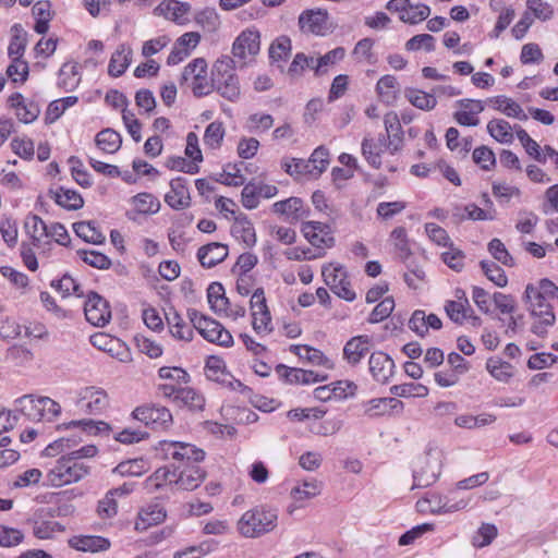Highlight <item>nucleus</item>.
<instances>
[{
  "label": "nucleus",
  "instance_id": "a18cd8bd",
  "mask_svg": "<svg viewBox=\"0 0 558 558\" xmlns=\"http://www.w3.org/2000/svg\"><path fill=\"white\" fill-rule=\"evenodd\" d=\"M15 410L25 415L28 420L40 421L41 420V407L38 403V398L33 395H25L15 400Z\"/></svg>",
  "mask_w": 558,
  "mask_h": 558
},
{
  "label": "nucleus",
  "instance_id": "2eb2a0df",
  "mask_svg": "<svg viewBox=\"0 0 558 558\" xmlns=\"http://www.w3.org/2000/svg\"><path fill=\"white\" fill-rule=\"evenodd\" d=\"M170 192L165 195L166 204L174 210L187 208L191 205L187 179L177 177L170 181Z\"/></svg>",
  "mask_w": 558,
  "mask_h": 558
},
{
  "label": "nucleus",
  "instance_id": "423d86ee",
  "mask_svg": "<svg viewBox=\"0 0 558 558\" xmlns=\"http://www.w3.org/2000/svg\"><path fill=\"white\" fill-rule=\"evenodd\" d=\"M322 276L326 286L340 299L348 302L355 300L356 294L351 288L348 272L342 265L327 264L322 267Z\"/></svg>",
  "mask_w": 558,
  "mask_h": 558
},
{
  "label": "nucleus",
  "instance_id": "de8ad7c7",
  "mask_svg": "<svg viewBox=\"0 0 558 558\" xmlns=\"http://www.w3.org/2000/svg\"><path fill=\"white\" fill-rule=\"evenodd\" d=\"M24 228L35 246H39L40 239L45 236L46 231H48L46 222L35 214H28L26 216Z\"/></svg>",
  "mask_w": 558,
  "mask_h": 558
},
{
  "label": "nucleus",
  "instance_id": "5701e85b",
  "mask_svg": "<svg viewBox=\"0 0 558 558\" xmlns=\"http://www.w3.org/2000/svg\"><path fill=\"white\" fill-rule=\"evenodd\" d=\"M314 225L312 221H304L301 226V232L304 238L317 250V252L313 255V257L322 258L326 255L325 248H330L335 245L333 236H324L320 235L316 230L313 229Z\"/></svg>",
  "mask_w": 558,
  "mask_h": 558
},
{
  "label": "nucleus",
  "instance_id": "6e6552de",
  "mask_svg": "<svg viewBox=\"0 0 558 558\" xmlns=\"http://www.w3.org/2000/svg\"><path fill=\"white\" fill-rule=\"evenodd\" d=\"M252 310V326L256 333H270L274 328L271 325V314L266 303L265 292L263 288H257L250 301Z\"/></svg>",
  "mask_w": 558,
  "mask_h": 558
},
{
  "label": "nucleus",
  "instance_id": "0e129e2a",
  "mask_svg": "<svg viewBox=\"0 0 558 558\" xmlns=\"http://www.w3.org/2000/svg\"><path fill=\"white\" fill-rule=\"evenodd\" d=\"M395 308V300L392 296H387L379 302L371 312L367 322L369 324H378L388 318Z\"/></svg>",
  "mask_w": 558,
  "mask_h": 558
},
{
  "label": "nucleus",
  "instance_id": "5fc2aeb1",
  "mask_svg": "<svg viewBox=\"0 0 558 558\" xmlns=\"http://www.w3.org/2000/svg\"><path fill=\"white\" fill-rule=\"evenodd\" d=\"M390 393L396 397L408 398L417 397L423 398L428 395V388L422 384L404 383L401 385H393L390 387Z\"/></svg>",
  "mask_w": 558,
  "mask_h": 558
},
{
  "label": "nucleus",
  "instance_id": "bb28decb",
  "mask_svg": "<svg viewBox=\"0 0 558 558\" xmlns=\"http://www.w3.org/2000/svg\"><path fill=\"white\" fill-rule=\"evenodd\" d=\"M82 402H84L82 403V408H84L89 414H99L108 405V396L102 389L88 387L84 391Z\"/></svg>",
  "mask_w": 558,
  "mask_h": 558
},
{
  "label": "nucleus",
  "instance_id": "7ed1b4c3",
  "mask_svg": "<svg viewBox=\"0 0 558 558\" xmlns=\"http://www.w3.org/2000/svg\"><path fill=\"white\" fill-rule=\"evenodd\" d=\"M211 88L222 98L235 102L241 96L239 76L235 73V62L231 57L219 58L211 69Z\"/></svg>",
  "mask_w": 558,
  "mask_h": 558
},
{
  "label": "nucleus",
  "instance_id": "3c124183",
  "mask_svg": "<svg viewBox=\"0 0 558 558\" xmlns=\"http://www.w3.org/2000/svg\"><path fill=\"white\" fill-rule=\"evenodd\" d=\"M486 369L497 380L508 383L513 376L512 365L500 359H488L486 362Z\"/></svg>",
  "mask_w": 558,
  "mask_h": 558
},
{
  "label": "nucleus",
  "instance_id": "79ce46f5",
  "mask_svg": "<svg viewBox=\"0 0 558 558\" xmlns=\"http://www.w3.org/2000/svg\"><path fill=\"white\" fill-rule=\"evenodd\" d=\"M149 470V462L144 458H136L120 462L112 473L121 476H142Z\"/></svg>",
  "mask_w": 558,
  "mask_h": 558
},
{
  "label": "nucleus",
  "instance_id": "49530a36",
  "mask_svg": "<svg viewBox=\"0 0 558 558\" xmlns=\"http://www.w3.org/2000/svg\"><path fill=\"white\" fill-rule=\"evenodd\" d=\"M487 132L489 135L501 144H510L513 141L511 125L502 119H493L487 123Z\"/></svg>",
  "mask_w": 558,
  "mask_h": 558
},
{
  "label": "nucleus",
  "instance_id": "1a4fd4ad",
  "mask_svg": "<svg viewBox=\"0 0 558 558\" xmlns=\"http://www.w3.org/2000/svg\"><path fill=\"white\" fill-rule=\"evenodd\" d=\"M84 314L86 320L93 326L104 327L111 319L110 304L99 293L90 291L86 295V301L84 303Z\"/></svg>",
  "mask_w": 558,
  "mask_h": 558
},
{
  "label": "nucleus",
  "instance_id": "dca6fc26",
  "mask_svg": "<svg viewBox=\"0 0 558 558\" xmlns=\"http://www.w3.org/2000/svg\"><path fill=\"white\" fill-rule=\"evenodd\" d=\"M272 211L286 216V219L291 223L307 217L310 214V209L300 197H289L274 203Z\"/></svg>",
  "mask_w": 558,
  "mask_h": 558
},
{
  "label": "nucleus",
  "instance_id": "f704fd0d",
  "mask_svg": "<svg viewBox=\"0 0 558 558\" xmlns=\"http://www.w3.org/2000/svg\"><path fill=\"white\" fill-rule=\"evenodd\" d=\"M291 352L298 354L301 359L307 360L310 363L318 366H324L327 369H332L335 363L326 356L320 350L310 345H292Z\"/></svg>",
  "mask_w": 558,
  "mask_h": 558
},
{
  "label": "nucleus",
  "instance_id": "c03bdc74",
  "mask_svg": "<svg viewBox=\"0 0 558 558\" xmlns=\"http://www.w3.org/2000/svg\"><path fill=\"white\" fill-rule=\"evenodd\" d=\"M404 96L412 106L424 111H429L437 105V99L433 94L413 87L405 88Z\"/></svg>",
  "mask_w": 558,
  "mask_h": 558
},
{
  "label": "nucleus",
  "instance_id": "58836bf2",
  "mask_svg": "<svg viewBox=\"0 0 558 558\" xmlns=\"http://www.w3.org/2000/svg\"><path fill=\"white\" fill-rule=\"evenodd\" d=\"M166 319L170 332L174 338L184 341H191L193 339V329L185 324L175 310L170 308L169 313L166 314Z\"/></svg>",
  "mask_w": 558,
  "mask_h": 558
},
{
  "label": "nucleus",
  "instance_id": "0eeeda50",
  "mask_svg": "<svg viewBox=\"0 0 558 558\" xmlns=\"http://www.w3.org/2000/svg\"><path fill=\"white\" fill-rule=\"evenodd\" d=\"M131 416L154 430L168 429L173 422L170 410L163 405L146 403L136 407Z\"/></svg>",
  "mask_w": 558,
  "mask_h": 558
},
{
  "label": "nucleus",
  "instance_id": "6e6d98bb",
  "mask_svg": "<svg viewBox=\"0 0 558 558\" xmlns=\"http://www.w3.org/2000/svg\"><path fill=\"white\" fill-rule=\"evenodd\" d=\"M77 256L87 265L97 269H109L111 266V259L104 253L94 250H77Z\"/></svg>",
  "mask_w": 558,
  "mask_h": 558
},
{
  "label": "nucleus",
  "instance_id": "c9c22d12",
  "mask_svg": "<svg viewBox=\"0 0 558 558\" xmlns=\"http://www.w3.org/2000/svg\"><path fill=\"white\" fill-rule=\"evenodd\" d=\"M73 230L75 234L86 243L102 244L106 241V236L98 229L95 221H77L73 223Z\"/></svg>",
  "mask_w": 558,
  "mask_h": 558
},
{
  "label": "nucleus",
  "instance_id": "39448f33",
  "mask_svg": "<svg viewBox=\"0 0 558 558\" xmlns=\"http://www.w3.org/2000/svg\"><path fill=\"white\" fill-rule=\"evenodd\" d=\"M187 317L205 340L225 348H230L233 344L232 335L218 320L203 315L195 308L187 311Z\"/></svg>",
  "mask_w": 558,
  "mask_h": 558
},
{
  "label": "nucleus",
  "instance_id": "e2e57ef3",
  "mask_svg": "<svg viewBox=\"0 0 558 558\" xmlns=\"http://www.w3.org/2000/svg\"><path fill=\"white\" fill-rule=\"evenodd\" d=\"M473 161L485 171L492 170L496 165L495 153L492 148L481 145L473 150Z\"/></svg>",
  "mask_w": 558,
  "mask_h": 558
},
{
  "label": "nucleus",
  "instance_id": "473e14b6",
  "mask_svg": "<svg viewBox=\"0 0 558 558\" xmlns=\"http://www.w3.org/2000/svg\"><path fill=\"white\" fill-rule=\"evenodd\" d=\"M367 412L372 415L399 414L403 411L404 404L395 397L372 399Z\"/></svg>",
  "mask_w": 558,
  "mask_h": 558
},
{
  "label": "nucleus",
  "instance_id": "69168bd1",
  "mask_svg": "<svg viewBox=\"0 0 558 558\" xmlns=\"http://www.w3.org/2000/svg\"><path fill=\"white\" fill-rule=\"evenodd\" d=\"M307 160L313 169V174L320 175L329 165V151L325 146H318Z\"/></svg>",
  "mask_w": 558,
  "mask_h": 558
},
{
  "label": "nucleus",
  "instance_id": "338daca9",
  "mask_svg": "<svg viewBox=\"0 0 558 558\" xmlns=\"http://www.w3.org/2000/svg\"><path fill=\"white\" fill-rule=\"evenodd\" d=\"M342 421L338 418H327L322 422H313L308 426V430L318 436H329L340 430Z\"/></svg>",
  "mask_w": 558,
  "mask_h": 558
},
{
  "label": "nucleus",
  "instance_id": "13d9d810",
  "mask_svg": "<svg viewBox=\"0 0 558 558\" xmlns=\"http://www.w3.org/2000/svg\"><path fill=\"white\" fill-rule=\"evenodd\" d=\"M133 203L140 214H156L160 208L158 198L150 193H138L133 197Z\"/></svg>",
  "mask_w": 558,
  "mask_h": 558
},
{
  "label": "nucleus",
  "instance_id": "f8f14e48",
  "mask_svg": "<svg viewBox=\"0 0 558 558\" xmlns=\"http://www.w3.org/2000/svg\"><path fill=\"white\" fill-rule=\"evenodd\" d=\"M327 21L326 10H305L299 16V27L302 32L324 36L328 31Z\"/></svg>",
  "mask_w": 558,
  "mask_h": 558
},
{
  "label": "nucleus",
  "instance_id": "2f4dec72",
  "mask_svg": "<svg viewBox=\"0 0 558 558\" xmlns=\"http://www.w3.org/2000/svg\"><path fill=\"white\" fill-rule=\"evenodd\" d=\"M488 101L493 104V108L498 110L510 118H517L521 121H526L527 116L524 113L521 106L515 102L513 99L505 96L498 95L495 97L488 98Z\"/></svg>",
  "mask_w": 558,
  "mask_h": 558
},
{
  "label": "nucleus",
  "instance_id": "cd10ccee",
  "mask_svg": "<svg viewBox=\"0 0 558 558\" xmlns=\"http://www.w3.org/2000/svg\"><path fill=\"white\" fill-rule=\"evenodd\" d=\"M81 82L78 63L65 62L59 70L57 85L64 92H73Z\"/></svg>",
  "mask_w": 558,
  "mask_h": 558
},
{
  "label": "nucleus",
  "instance_id": "ea45409f",
  "mask_svg": "<svg viewBox=\"0 0 558 558\" xmlns=\"http://www.w3.org/2000/svg\"><path fill=\"white\" fill-rule=\"evenodd\" d=\"M95 143L104 153L116 154L121 147L122 137L120 133L108 128L96 134Z\"/></svg>",
  "mask_w": 558,
  "mask_h": 558
},
{
  "label": "nucleus",
  "instance_id": "a211bd4d",
  "mask_svg": "<svg viewBox=\"0 0 558 558\" xmlns=\"http://www.w3.org/2000/svg\"><path fill=\"white\" fill-rule=\"evenodd\" d=\"M167 518V511L160 504H149L140 509L134 529L138 532L146 531L153 525H158Z\"/></svg>",
  "mask_w": 558,
  "mask_h": 558
},
{
  "label": "nucleus",
  "instance_id": "bf43d9fd",
  "mask_svg": "<svg viewBox=\"0 0 558 558\" xmlns=\"http://www.w3.org/2000/svg\"><path fill=\"white\" fill-rule=\"evenodd\" d=\"M487 250L490 255L502 265L507 267H513L515 265L513 257L501 240L497 238L492 239L487 245Z\"/></svg>",
  "mask_w": 558,
  "mask_h": 558
},
{
  "label": "nucleus",
  "instance_id": "6ab92c4d",
  "mask_svg": "<svg viewBox=\"0 0 558 558\" xmlns=\"http://www.w3.org/2000/svg\"><path fill=\"white\" fill-rule=\"evenodd\" d=\"M429 505V511L433 514L452 513L465 509L468 501L464 499L454 500L450 496L440 495L438 493H430L425 498Z\"/></svg>",
  "mask_w": 558,
  "mask_h": 558
},
{
  "label": "nucleus",
  "instance_id": "412c9836",
  "mask_svg": "<svg viewBox=\"0 0 558 558\" xmlns=\"http://www.w3.org/2000/svg\"><path fill=\"white\" fill-rule=\"evenodd\" d=\"M207 472L198 464L175 471L174 486L183 490H194L206 478Z\"/></svg>",
  "mask_w": 558,
  "mask_h": 558
},
{
  "label": "nucleus",
  "instance_id": "4c0bfd02",
  "mask_svg": "<svg viewBox=\"0 0 558 558\" xmlns=\"http://www.w3.org/2000/svg\"><path fill=\"white\" fill-rule=\"evenodd\" d=\"M175 397V404L186 407L191 411H203L205 407L204 396L191 387H181Z\"/></svg>",
  "mask_w": 558,
  "mask_h": 558
},
{
  "label": "nucleus",
  "instance_id": "4d7b16f0",
  "mask_svg": "<svg viewBox=\"0 0 558 558\" xmlns=\"http://www.w3.org/2000/svg\"><path fill=\"white\" fill-rule=\"evenodd\" d=\"M175 471L171 465L158 468L147 480V485L154 486L156 489L165 485H174Z\"/></svg>",
  "mask_w": 558,
  "mask_h": 558
},
{
  "label": "nucleus",
  "instance_id": "a19ab883",
  "mask_svg": "<svg viewBox=\"0 0 558 558\" xmlns=\"http://www.w3.org/2000/svg\"><path fill=\"white\" fill-rule=\"evenodd\" d=\"M159 9L173 22L178 24H185L189 21L187 14L191 11V4L179 0H170L167 3L162 2L159 5Z\"/></svg>",
  "mask_w": 558,
  "mask_h": 558
},
{
  "label": "nucleus",
  "instance_id": "8fccbe9b",
  "mask_svg": "<svg viewBox=\"0 0 558 558\" xmlns=\"http://www.w3.org/2000/svg\"><path fill=\"white\" fill-rule=\"evenodd\" d=\"M218 543L214 539L204 541L198 545L189 546L174 553L173 558H202L214 551Z\"/></svg>",
  "mask_w": 558,
  "mask_h": 558
},
{
  "label": "nucleus",
  "instance_id": "680f3d73",
  "mask_svg": "<svg viewBox=\"0 0 558 558\" xmlns=\"http://www.w3.org/2000/svg\"><path fill=\"white\" fill-rule=\"evenodd\" d=\"M515 133L518 140L521 142L526 153L538 162L545 163L546 157L542 156L541 146L537 144V142L534 141L522 128H519Z\"/></svg>",
  "mask_w": 558,
  "mask_h": 558
},
{
  "label": "nucleus",
  "instance_id": "ddd939ff",
  "mask_svg": "<svg viewBox=\"0 0 558 558\" xmlns=\"http://www.w3.org/2000/svg\"><path fill=\"white\" fill-rule=\"evenodd\" d=\"M372 338L367 335H359L350 338L342 350L343 360L351 366L355 367L362 359L369 352Z\"/></svg>",
  "mask_w": 558,
  "mask_h": 558
},
{
  "label": "nucleus",
  "instance_id": "c85d7f7f",
  "mask_svg": "<svg viewBox=\"0 0 558 558\" xmlns=\"http://www.w3.org/2000/svg\"><path fill=\"white\" fill-rule=\"evenodd\" d=\"M385 145V135H381L378 142H375L373 138H363L361 145L362 155L372 168L379 169L381 167V153Z\"/></svg>",
  "mask_w": 558,
  "mask_h": 558
},
{
  "label": "nucleus",
  "instance_id": "20e7f679",
  "mask_svg": "<svg viewBox=\"0 0 558 558\" xmlns=\"http://www.w3.org/2000/svg\"><path fill=\"white\" fill-rule=\"evenodd\" d=\"M90 473V466L84 461H76L68 453L61 454L54 465L46 474L47 484L62 487L77 483Z\"/></svg>",
  "mask_w": 558,
  "mask_h": 558
},
{
  "label": "nucleus",
  "instance_id": "aec40b11",
  "mask_svg": "<svg viewBox=\"0 0 558 558\" xmlns=\"http://www.w3.org/2000/svg\"><path fill=\"white\" fill-rule=\"evenodd\" d=\"M228 245L211 242L198 248L197 258L204 268H213L222 263L228 257Z\"/></svg>",
  "mask_w": 558,
  "mask_h": 558
},
{
  "label": "nucleus",
  "instance_id": "f03ea898",
  "mask_svg": "<svg viewBox=\"0 0 558 558\" xmlns=\"http://www.w3.org/2000/svg\"><path fill=\"white\" fill-rule=\"evenodd\" d=\"M157 456L166 461L174 471L196 465L205 460L206 452L191 442L178 440H160L155 446Z\"/></svg>",
  "mask_w": 558,
  "mask_h": 558
},
{
  "label": "nucleus",
  "instance_id": "f257e3e1",
  "mask_svg": "<svg viewBox=\"0 0 558 558\" xmlns=\"http://www.w3.org/2000/svg\"><path fill=\"white\" fill-rule=\"evenodd\" d=\"M278 526V509L258 505L245 511L236 523L239 533L246 538H259Z\"/></svg>",
  "mask_w": 558,
  "mask_h": 558
},
{
  "label": "nucleus",
  "instance_id": "f3484780",
  "mask_svg": "<svg viewBox=\"0 0 558 558\" xmlns=\"http://www.w3.org/2000/svg\"><path fill=\"white\" fill-rule=\"evenodd\" d=\"M260 49V36L257 31H244L234 40L232 53L234 57L245 59L246 56H256Z\"/></svg>",
  "mask_w": 558,
  "mask_h": 558
},
{
  "label": "nucleus",
  "instance_id": "052dcab7",
  "mask_svg": "<svg viewBox=\"0 0 558 558\" xmlns=\"http://www.w3.org/2000/svg\"><path fill=\"white\" fill-rule=\"evenodd\" d=\"M464 302L449 300L445 304V311L448 317L456 324L462 325L464 319L469 316L468 312L473 313L472 307H465Z\"/></svg>",
  "mask_w": 558,
  "mask_h": 558
},
{
  "label": "nucleus",
  "instance_id": "864d4df0",
  "mask_svg": "<svg viewBox=\"0 0 558 558\" xmlns=\"http://www.w3.org/2000/svg\"><path fill=\"white\" fill-rule=\"evenodd\" d=\"M480 266L487 279L490 280L494 284L499 288L507 286L508 277L505 270L498 264L492 260H481Z\"/></svg>",
  "mask_w": 558,
  "mask_h": 558
},
{
  "label": "nucleus",
  "instance_id": "4be33fe9",
  "mask_svg": "<svg viewBox=\"0 0 558 558\" xmlns=\"http://www.w3.org/2000/svg\"><path fill=\"white\" fill-rule=\"evenodd\" d=\"M69 544L72 548L80 551L99 553L110 548L111 543L107 537L99 535H78L73 536Z\"/></svg>",
  "mask_w": 558,
  "mask_h": 558
},
{
  "label": "nucleus",
  "instance_id": "37998d69",
  "mask_svg": "<svg viewBox=\"0 0 558 558\" xmlns=\"http://www.w3.org/2000/svg\"><path fill=\"white\" fill-rule=\"evenodd\" d=\"M376 90L383 101L387 105H392L399 95V84L397 78L389 74L381 76L376 84Z\"/></svg>",
  "mask_w": 558,
  "mask_h": 558
},
{
  "label": "nucleus",
  "instance_id": "e433bc0d",
  "mask_svg": "<svg viewBox=\"0 0 558 558\" xmlns=\"http://www.w3.org/2000/svg\"><path fill=\"white\" fill-rule=\"evenodd\" d=\"M11 31L13 32V35L8 47V56L11 61H19L22 59L27 46V33L19 23H15Z\"/></svg>",
  "mask_w": 558,
  "mask_h": 558
},
{
  "label": "nucleus",
  "instance_id": "a878e982",
  "mask_svg": "<svg viewBox=\"0 0 558 558\" xmlns=\"http://www.w3.org/2000/svg\"><path fill=\"white\" fill-rule=\"evenodd\" d=\"M132 53L133 51L130 46H126L125 44L119 45L109 61V75L112 77H119L123 75L132 62Z\"/></svg>",
  "mask_w": 558,
  "mask_h": 558
},
{
  "label": "nucleus",
  "instance_id": "9d476101",
  "mask_svg": "<svg viewBox=\"0 0 558 558\" xmlns=\"http://www.w3.org/2000/svg\"><path fill=\"white\" fill-rule=\"evenodd\" d=\"M433 454V448L428 447L425 454L418 458L422 464L420 469H413V485L411 489L424 488L433 485L439 477L440 468L437 463L432 464L429 458Z\"/></svg>",
  "mask_w": 558,
  "mask_h": 558
},
{
  "label": "nucleus",
  "instance_id": "7c9ffc66",
  "mask_svg": "<svg viewBox=\"0 0 558 558\" xmlns=\"http://www.w3.org/2000/svg\"><path fill=\"white\" fill-rule=\"evenodd\" d=\"M389 241L402 263H407L412 256L410 239L404 227H396L389 234Z\"/></svg>",
  "mask_w": 558,
  "mask_h": 558
},
{
  "label": "nucleus",
  "instance_id": "393cba45",
  "mask_svg": "<svg viewBox=\"0 0 558 558\" xmlns=\"http://www.w3.org/2000/svg\"><path fill=\"white\" fill-rule=\"evenodd\" d=\"M48 195L66 210H78L84 206L82 195L75 190L59 186L57 190L49 189Z\"/></svg>",
  "mask_w": 558,
  "mask_h": 558
},
{
  "label": "nucleus",
  "instance_id": "b1692460",
  "mask_svg": "<svg viewBox=\"0 0 558 558\" xmlns=\"http://www.w3.org/2000/svg\"><path fill=\"white\" fill-rule=\"evenodd\" d=\"M231 234L236 240L242 241L247 247H253L257 241L254 225L243 213L234 217Z\"/></svg>",
  "mask_w": 558,
  "mask_h": 558
},
{
  "label": "nucleus",
  "instance_id": "4468645a",
  "mask_svg": "<svg viewBox=\"0 0 558 558\" xmlns=\"http://www.w3.org/2000/svg\"><path fill=\"white\" fill-rule=\"evenodd\" d=\"M368 366L374 380L380 384L388 383L396 367L391 356L383 351H375L371 354Z\"/></svg>",
  "mask_w": 558,
  "mask_h": 558
},
{
  "label": "nucleus",
  "instance_id": "09e8293b",
  "mask_svg": "<svg viewBox=\"0 0 558 558\" xmlns=\"http://www.w3.org/2000/svg\"><path fill=\"white\" fill-rule=\"evenodd\" d=\"M292 43L290 37L282 35L276 38L269 47L271 62L287 61L291 54Z\"/></svg>",
  "mask_w": 558,
  "mask_h": 558
},
{
  "label": "nucleus",
  "instance_id": "9b49d317",
  "mask_svg": "<svg viewBox=\"0 0 558 558\" xmlns=\"http://www.w3.org/2000/svg\"><path fill=\"white\" fill-rule=\"evenodd\" d=\"M530 315L537 319L532 326L531 331L537 337L544 338L547 335L548 327H551L556 323V315L551 304H538L535 303L526 305Z\"/></svg>",
  "mask_w": 558,
  "mask_h": 558
},
{
  "label": "nucleus",
  "instance_id": "774afa93",
  "mask_svg": "<svg viewBox=\"0 0 558 558\" xmlns=\"http://www.w3.org/2000/svg\"><path fill=\"white\" fill-rule=\"evenodd\" d=\"M195 22L207 32H215L219 27L220 21L214 8H205L195 15Z\"/></svg>",
  "mask_w": 558,
  "mask_h": 558
},
{
  "label": "nucleus",
  "instance_id": "c756f323",
  "mask_svg": "<svg viewBox=\"0 0 558 558\" xmlns=\"http://www.w3.org/2000/svg\"><path fill=\"white\" fill-rule=\"evenodd\" d=\"M72 429L80 428L82 433L87 435H109L111 432V426L104 421H94V420H77L71 421L69 423H63L58 425V429Z\"/></svg>",
  "mask_w": 558,
  "mask_h": 558
},
{
  "label": "nucleus",
  "instance_id": "603ef678",
  "mask_svg": "<svg viewBox=\"0 0 558 558\" xmlns=\"http://www.w3.org/2000/svg\"><path fill=\"white\" fill-rule=\"evenodd\" d=\"M225 126L220 121L209 123L204 133V144L210 149L220 148L225 137Z\"/></svg>",
  "mask_w": 558,
  "mask_h": 558
},
{
  "label": "nucleus",
  "instance_id": "72a5a7b5",
  "mask_svg": "<svg viewBox=\"0 0 558 558\" xmlns=\"http://www.w3.org/2000/svg\"><path fill=\"white\" fill-rule=\"evenodd\" d=\"M384 123L388 137H392L388 143V147H392L391 154H393L395 151L399 150L402 144L403 131L400 123V118L395 111H390L385 114Z\"/></svg>",
  "mask_w": 558,
  "mask_h": 558
}]
</instances>
